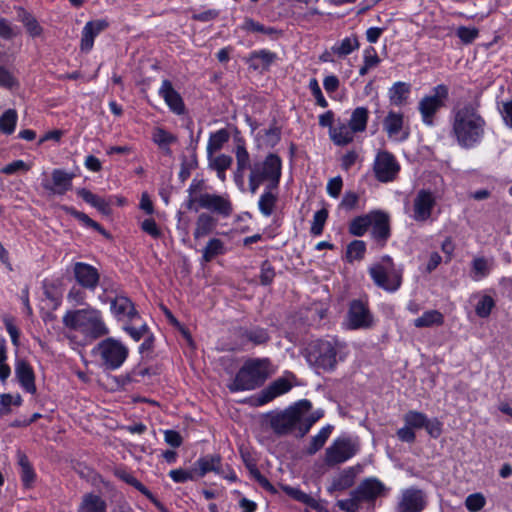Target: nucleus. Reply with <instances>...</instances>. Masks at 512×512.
<instances>
[{"instance_id": "f257e3e1", "label": "nucleus", "mask_w": 512, "mask_h": 512, "mask_svg": "<svg viewBox=\"0 0 512 512\" xmlns=\"http://www.w3.org/2000/svg\"><path fill=\"white\" fill-rule=\"evenodd\" d=\"M234 154L236 167L233 179L241 192L249 190L255 194L263 184L266 187H278L282 175L281 158L274 154H268L262 161H252L242 137H235Z\"/></svg>"}, {"instance_id": "f03ea898", "label": "nucleus", "mask_w": 512, "mask_h": 512, "mask_svg": "<svg viewBox=\"0 0 512 512\" xmlns=\"http://www.w3.org/2000/svg\"><path fill=\"white\" fill-rule=\"evenodd\" d=\"M485 126V120L475 108L464 106L454 113L452 133L459 146L469 149L482 141Z\"/></svg>"}, {"instance_id": "7ed1b4c3", "label": "nucleus", "mask_w": 512, "mask_h": 512, "mask_svg": "<svg viewBox=\"0 0 512 512\" xmlns=\"http://www.w3.org/2000/svg\"><path fill=\"white\" fill-rule=\"evenodd\" d=\"M63 323L65 327L80 332L86 338L97 339L109 333L101 312L91 307L68 311L63 316Z\"/></svg>"}, {"instance_id": "20e7f679", "label": "nucleus", "mask_w": 512, "mask_h": 512, "mask_svg": "<svg viewBox=\"0 0 512 512\" xmlns=\"http://www.w3.org/2000/svg\"><path fill=\"white\" fill-rule=\"evenodd\" d=\"M346 345L338 340H316L307 348V361L317 368L333 370L345 358Z\"/></svg>"}, {"instance_id": "39448f33", "label": "nucleus", "mask_w": 512, "mask_h": 512, "mask_svg": "<svg viewBox=\"0 0 512 512\" xmlns=\"http://www.w3.org/2000/svg\"><path fill=\"white\" fill-rule=\"evenodd\" d=\"M388 488L378 478L369 477L350 492V497L337 501V506L345 512H358L362 503H374V501L385 496Z\"/></svg>"}, {"instance_id": "423d86ee", "label": "nucleus", "mask_w": 512, "mask_h": 512, "mask_svg": "<svg viewBox=\"0 0 512 512\" xmlns=\"http://www.w3.org/2000/svg\"><path fill=\"white\" fill-rule=\"evenodd\" d=\"M269 366L268 359H252L245 362L229 384L230 391H247L259 387L270 375Z\"/></svg>"}, {"instance_id": "0eeeda50", "label": "nucleus", "mask_w": 512, "mask_h": 512, "mask_svg": "<svg viewBox=\"0 0 512 512\" xmlns=\"http://www.w3.org/2000/svg\"><path fill=\"white\" fill-rule=\"evenodd\" d=\"M368 273L373 283L386 292H396L402 285V269L396 266L388 255L373 262L368 268Z\"/></svg>"}, {"instance_id": "6e6552de", "label": "nucleus", "mask_w": 512, "mask_h": 512, "mask_svg": "<svg viewBox=\"0 0 512 512\" xmlns=\"http://www.w3.org/2000/svg\"><path fill=\"white\" fill-rule=\"evenodd\" d=\"M91 354L103 369L114 371L119 369L127 360L129 349L120 340L109 337L100 341L91 350Z\"/></svg>"}, {"instance_id": "1a4fd4ad", "label": "nucleus", "mask_w": 512, "mask_h": 512, "mask_svg": "<svg viewBox=\"0 0 512 512\" xmlns=\"http://www.w3.org/2000/svg\"><path fill=\"white\" fill-rule=\"evenodd\" d=\"M360 450L357 437L343 435L335 438L325 451L324 462L327 466H336L353 458Z\"/></svg>"}, {"instance_id": "9d476101", "label": "nucleus", "mask_w": 512, "mask_h": 512, "mask_svg": "<svg viewBox=\"0 0 512 512\" xmlns=\"http://www.w3.org/2000/svg\"><path fill=\"white\" fill-rule=\"evenodd\" d=\"M448 99V88L443 85L435 86L432 91L423 96L418 103V110L421 115L422 122L426 126L434 124V117L437 112L444 107Z\"/></svg>"}, {"instance_id": "9b49d317", "label": "nucleus", "mask_w": 512, "mask_h": 512, "mask_svg": "<svg viewBox=\"0 0 512 512\" xmlns=\"http://www.w3.org/2000/svg\"><path fill=\"white\" fill-rule=\"evenodd\" d=\"M311 408L312 404L309 400H300L294 407L272 419L271 426L273 430L281 435L291 432Z\"/></svg>"}, {"instance_id": "f8f14e48", "label": "nucleus", "mask_w": 512, "mask_h": 512, "mask_svg": "<svg viewBox=\"0 0 512 512\" xmlns=\"http://www.w3.org/2000/svg\"><path fill=\"white\" fill-rule=\"evenodd\" d=\"M400 168V163L391 152L386 150L377 152L373 162V172L378 181L382 183L394 181Z\"/></svg>"}, {"instance_id": "ddd939ff", "label": "nucleus", "mask_w": 512, "mask_h": 512, "mask_svg": "<svg viewBox=\"0 0 512 512\" xmlns=\"http://www.w3.org/2000/svg\"><path fill=\"white\" fill-rule=\"evenodd\" d=\"M373 324L374 318L367 303L362 300H353L349 305L346 316L345 325L347 329H369Z\"/></svg>"}, {"instance_id": "4468645a", "label": "nucleus", "mask_w": 512, "mask_h": 512, "mask_svg": "<svg viewBox=\"0 0 512 512\" xmlns=\"http://www.w3.org/2000/svg\"><path fill=\"white\" fill-rule=\"evenodd\" d=\"M426 505L425 493L421 489L409 487L401 490L396 512H422Z\"/></svg>"}, {"instance_id": "2eb2a0df", "label": "nucleus", "mask_w": 512, "mask_h": 512, "mask_svg": "<svg viewBox=\"0 0 512 512\" xmlns=\"http://www.w3.org/2000/svg\"><path fill=\"white\" fill-rule=\"evenodd\" d=\"M383 129L389 139L405 141L409 137V127L405 124L404 114L397 111H389L383 120Z\"/></svg>"}, {"instance_id": "dca6fc26", "label": "nucleus", "mask_w": 512, "mask_h": 512, "mask_svg": "<svg viewBox=\"0 0 512 512\" xmlns=\"http://www.w3.org/2000/svg\"><path fill=\"white\" fill-rule=\"evenodd\" d=\"M293 380L294 376L292 374L285 375L274 380L259 393L257 397L258 404L264 405L276 397L289 392L293 387Z\"/></svg>"}, {"instance_id": "f3484780", "label": "nucleus", "mask_w": 512, "mask_h": 512, "mask_svg": "<svg viewBox=\"0 0 512 512\" xmlns=\"http://www.w3.org/2000/svg\"><path fill=\"white\" fill-rule=\"evenodd\" d=\"M199 207L210 210L222 216H229L232 213V204L228 196L210 193L200 194Z\"/></svg>"}, {"instance_id": "a211bd4d", "label": "nucleus", "mask_w": 512, "mask_h": 512, "mask_svg": "<svg viewBox=\"0 0 512 512\" xmlns=\"http://www.w3.org/2000/svg\"><path fill=\"white\" fill-rule=\"evenodd\" d=\"M73 274L77 283L85 289L94 290L99 283V272L90 264L76 262L73 267Z\"/></svg>"}, {"instance_id": "6ab92c4d", "label": "nucleus", "mask_w": 512, "mask_h": 512, "mask_svg": "<svg viewBox=\"0 0 512 512\" xmlns=\"http://www.w3.org/2000/svg\"><path fill=\"white\" fill-rule=\"evenodd\" d=\"M435 203V197L430 191L420 190L413 203L414 220L418 222L428 220L431 216Z\"/></svg>"}, {"instance_id": "aec40b11", "label": "nucleus", "mask_w": 512, "mask_h": 512, "mask_svg": "<svg viewBox=\"0 0 512 512\" xmlns=\"http://www.w3.org/2000/svg\"><path fill=\"white\" fill-rule=\"evenodd\" d=\"M110 311L119 320L136 322L140 318L132 301L124 295L116 296L111 300Z\"/></svg>"}, {"instance_id": "412c9836", "label": "nucleus", "mask_w": 512, "mask_h": 512, "mask_svg": "<svg viewBox=\"0 0 512 512\" xmlns=\"http://www.w3.org/2000/svg\"><path fill=\"white\" fill-rule=\"evenodd\" d=\"M158 92L173 113L182 115L185 112L183 99L169 80L162 81Z\"/></svg>"}, {"instance_id": "4be33fe9", "label": "nucleus", "mask_w": 512, "mask_h": 512, "mask_svg": "<svg viewBox=\"0 0 512 512\" xmlns=\"http://www.w3.org/2000/svg\"><path fill=\"white\" fill-rule=\"evenodd\" d=\"M108 22L104 19L89 21L82 30L80 48L82 51L89 52L94 45V39L106 28Z\"/></svg>"}, {"instance_id": "5701e85b", "label": "nucleus", "mask_w": 512, "mask_h": 512, "mask_svg": "<svg viewBox=\"0 0 512 512\" xmlns=\"http://www.w3.org/2000/svg\"><path fill=\"white\" fill-rule=\"evenodd\" d=\"M73 174H69L61 169H55L52 172V181L43 182V188L52 194H65L72 187Z\"/></svg>"}, {"instance_id": "b1692460", "label": "nucleus", "mask_w": 512, "mask_h": 512, "mask_svg": "<svg viewBox=\"0 0 512 512\" xmlns=\"http://www.w3.org/2000/svg\"><path fill=\"white\" fill-rule=\"evenodd\" d=\"M15 375L20 386L28 393L36 392L35 374L32 366L23 359L16 360Z\"/></svg>"}, {"instance_id": "393cba45", "label": "nucleus", "mask_w": 512, "mask_h": 512, "mask_svg": "<svg viewBox=\"0 0 512 512\" xmlns=\"http://www.w3.org/2000/svg\"><path fill=\"white\" fill-rule=\"evenodd\" d=\"M372 236L377 240L386 241L390 236L389 215L381 210L370 212Z\"/></svg>"}, {"instance_id": "a878e982", "label": "nucleus", "mask_w": 512, "mask_h": 512, "mask_svg": "<svg viewBox=\"0 0 512 512\" xmlns=\"http://www.w3.org/2000/svg\"><path fill=\"white\" fill-rule=\"evenodd\" d=\"M276 59V53L261 49L251 52L247 58V63L253 70H268Z\"/></svg>"}, {"instance_id": "bb28decb", "label": "nucleus", "mask_w": 512, "mask_h": 512, "mask_svg": "<svg viewBox=\"0 0 512 512\" xmlns=\"http://www.w3.org/2000/svg\"><path fill=\"white\" fill-rule=\"evenodd\" d=\"M356 132L349 124L338 122L334 127L329 130V135L334 144L344 146L351 143L354 139Z\"/></svg>"}, {"instance_id": "cd10ccee", "label": "nucleus", "mask_w": 512, "mask_h": 512, "mask_svg": "<svg viewBox=\"0 0 512 512\" xmlns=\"http://www.w3.org/2000/svg\"><path fill=\"white\" fill-rule=\"evenodd\" d=\"M411 93V85L406 82H395L388 90V98L392 105L401 107L407 103Z\"/></svg>"}, {"instance_id": "c85d7f7f", "label": "nucleus", "mask_w": 512, "mask_h": 512, "mask_svg": "<svg viewBox=\"0 0 512 512\" xmlns=\"http://www.w3.org/2000/svg\"><path fill=\"white\" fill-rule=\"evenodd\" d=\"M217 226V219L210 214L200 213L195 222L193 236L195 239L203 238L211 234Z\"/></svg>"}, {"instance_id": "c756f323", "label": "nucleus", "mask_w": 512, "mask_h": 512, "mask_svg": "<svg viewBox=\"0 0 512 512\" xmlns=\"http://www.w3.org/2000/svg\"><path fill=\"white\" fill-rule=\"evenodd\" d=\"M278 187H265L258 200L260 213L265 217H270L276 207L278 195L274 192Z\"/></svg>"}, {"instance_id": "7c9ffc66", "label": "nucleus", "mask_w": 512, "mask_h": 512, "mask_svg": "<svg viewBox=\"0 0 512 512\" xmlns=\"http://www.w3.org/2000/svg\"><path fill=\"white\" fill-rule=\"evenodd\" d=\"M196 471L200 477L208 472L221 473V457L219 455H206L200 457L196 462Z\"/></svg>"}, {"instance_id": "2f4dec72", "label": "nucleus", "mask_w": 512, "mask_h": 512, "mask_svg": "<svg viewBox=\"0 0 512 512\" xmlns=\"http://www.w3.org/2000/svg\"><path fill=\"white\" fill-rule=\"evenodd\" d=\"M444 323V315L438 310H427L421 316L414 319L413 325L416 328H430L441 326Z\"/></svg>"}, {"instance_id": "473e14b6", "label": "nucleus", "mask_w": 512, "mask_h": 512, "mask_svg": "<svg viewBox=\"0 0 512 512\" xmlns=\"http://www.w3.org/2000/svg\"><path fill=\"white\" fill-rule=\"evenodd\" d=\"M78 512H106V503L99 495L85 494L78 507Z\"/></svg>"}, {"instance_id": "72a5a7b5", "label": "nucleus", "mask_w": 512, "mask_h": 512, "mask_svg": "<svg viewBox=\"0 0 512 512\" xmlns=\"http://www.w3.org/2000/svg\"><path fill=\"white\" fill-rule=\"evenodd\" d=\"M360 44L356 35H350L336 42L331 51L339 57H346L359 48Z\"/></svg>"}, {"instance_id": "f704fd0d", "label": "nucleus", "mask_w": 512, "mask_h": 512, "mask_svg": "<svg viewBox=\"0 0 512 512\" xmlns=\"http://www.w3.org/2000/svg\"><path fill=\"white\" fill-rule=\"evenodd\" d=\"M152 141L165 153L170 154V145L177 142V137L161 127H156L152 132Z\"/></svg>"}, {"instance_id": "c9c22d12", "label": "nucleus", "mask_w": 512, "mask_h": 512, "mask_svg": "<svg viewBox=\"0 0 512 512\" xmlns=\"http://www.w3.org/2000/svg\"><path fill=\"white\" fill-rule=\"evenodd\" d=\"M494 262L493 259H487L485 257H475L472 261V279L474 281H480L487 277L492 268Z\"/></svg>"}, {"instance_id": "e433bc0d", "label": "nucleus", "mask_w": 512, "mask_h": 512, "mask_svg": "<svg viewBox=\"0 0 512 512\" xmlns=\"http://www.w3.org/2000/svg\"><path fill=\"white\" fill-rule=\"evenodd\" d=\"M355 479V472L353 468L343 470L332 481L329 491H344L353 486Z\"/></svg>"}, {"instance_id": "4c0bfd02", "label": "nucleus", "mask_w": 512, "mask_h": 512, "mask_svg": "<svg viewBox=\"0 0 512 512\" xmlns=\"http://www.w3.org/2000/svg\"><path fill=\"white\" fill-rule=\"evenodd\" d=\"M229 138L230 134L226 129H219L211 133L206 147L207 155H213L221 150L224 144L228 142Z\"/></svg>"}, {"instance_id": "58836bf2", "label": "nucleus", "mask_w": 512, "mask_h": 512, "mask_svg": "<svg viewBox=\"0 0 512 512\" xmlns=\"http://www.w3.org/2000/svg\"><path fill=\"white\" fill-rule=\"evenodd\" d=\"M368 119V109L365 107H357L353 110L348 124L356 133L364 132L367 127Z\"/></svg>"}, {"instance_id": "ea45409f", "label": "nucleus", "mask_w": 512, "mask_h": 512, "mask_svg": "<svg viewBox=\"0 0 512 512\" xmlns=\"http://www.w3.org/2000/svg\"><path fill=\"white\" fill-rule=\"evenodd\" d=\"M226 252L225 245L222 240L218 238H211L202 250V260L210 262L215 257L223 255Z\"/></svg>"}, {"instance_id": "a19ab883", "label": "nucleus", "mask_w": 512, "mask_h": 512, "mask_svg": "<svg viewBox=\"0 0 512 512\" xmlns=\"http://www.w3.org/2000/svg\"><path fill=\"white\" fill-rule=\"evenodd\" d=\"M332 430V425H326L323 428H321L320 431L311 438L310 444L307 448V453L313 455L317 451H319L328 440L330 434L332 433Z\"/></svg>"}, {"instance_id": "79ce46f5", "label": "nucleus", "mask_w": 512, "mask_h": 512, "mask_svg": "<svg viewBox=\"0 0 512 512\" xmlns=\"http://www.w3.org/2000/svg\"><path fill=\"white\" fill-rule=\"evenodd\" d=\"M369 227L370 212L352 219L349 223L348 230L351 235L361 237L367 232Z\"/></svg>"}, {"instance_id": "37998d69", "label": "nucleus", "mask_w": 512, "mask_h": 512, "mask_svg": "<svg viewBox=\"0 0 512 512\" xmlns=\"http://www.w3.org/2000/svg\"><path fill=\"white\" fill-rule=\"evenodd\" d=\"M366 244L362 240H354L347 246L345 258L349 263L360 261L364 258Z\"/></svg>"}, {"instance_id": "c03bdc74", "label": "nucleus", "mask_w": 512, "mask_h": 512, "mask_svg": "<svg viewBox=\"0 0 512 512\" xmlns=\"http://www.w3.org/2000/svg\"><path fill=\"white\" fill-rule=\"evenodd\" d=\"M18 464L21 468V479L25 487H30L35 479V473L28 458L24 454L18 455Z\"/></svg>"}, {"instance_id": "a18cd8bd", "label": "nucleus", "mask_w": 512, "mask_h": 512, "mask_svg": "<svg viewBox=\"0 0 512 512\" xmlns=\"http://www.w3.org/2000/svg\"><path fill=\"white\" fill-rule=\"evenodd\" d=\"M18 115L14 109L6 110L0 117V131L4 134H12L15 130Z\"/></svg>"}, {"instance_id": "49530a36", "label": "nucleus", "mask_w": 512, "mask_h": 512, "mask_svg": "<svg viewBox=\"0 0 512 512\" xmlns=\"http://www.w3.org/2000/svg\"><path fill=\"white\" fill-rule=\"evenodd\" d=\"M79 197H81L85 202L97 208L101 212H106L108 210V203L101 197L92 193L87 189H80L77 191Z\"/></svg>"}, {"instance_id": "de8ad7c7", "label": "nucleus", "mask_w": 512, "mask_h": 512, "mask_svg": "<svg viewBox=\"0 0 512 512\" xmlns=\"http://www.w3.org/2000/svg\"><path fill=\"white\" fill-rule=\"evenodd\" d=\"M118 476L126 483L135 487L138 491H140L143 495H145L149 500H151L155 504H158V501L155 499L154 495L139 480H137L132 474H130L126 471H122V472L118 473Z\"/></svg>"}, {"instance_id": "09e8293b", "label": "nucleus", "mask_w": 512, "mask_h": 512, "mask_svg": "<svg viewBox=\"0 0 512 512\" xmlns=\"http://www.w3.org/2000/svg\"><path fill=\"white\" fill-rule=\"evenodd\" d=\"M19 19L24 24L27 32L32 37H38L42 33V27L39 25L37 20L24 10L19 13Z\"/></svg>"}, {"instance_id": "8fccbe9b", "label": "nucleus", "mask_w": 512, "mask_h": 512, "mask_svg": "<svg viewBox=\"0 0 512 512\" xmlns=\"http://www.w3.org/2000/svg\"><path fill=\"white\" fill-rule=\"evenodd\" d=\"M427 416L424 413H421L416 410H410L408 411L404 417L403 420L406 425L411 427L412 429H421L426 424Z\"/></svg>"}, {"instance_id": "3c124183", "label": "nucleus", "mask_w": 512, "mask_h": 512, "mask_svg": "<svg viewBox=\"0 0 512 512\" xmlns=\"http://www.w3.org/2000/svg\"><path fill=\"white\" fill-rule=\"evenodd\" d=\"M495 302L489 295H483L479 297V301L475 306L476 314L481 318H486L490 315Z\"/></svg>"}, {"instance_id": "603ef678", "label": "nucleus", "mask_w": 512, "mask_h": 512, "mask_svg": "<svg viewBox=\"0 0 512 512\" xmlns=\"http://www.w3.org/2000/svg\"><path fill=\"white\" fill-rule=\"evenodd\" d=\"M209 167L213 170H227L232 164V157L226 154L207 155Z\"/></svg>"}, {"instance_id": "864d4df0", "label": "nucleus", "mask_w": 512, "mask_h": 512, "mask_svg": "<svg viewBox=\"0 0 512 512\" xmlns=\"http://www.w3.org/2000/svg\"><path fill=\"white\" fill-rule=\"evenodd\" d=\"M283 490L293 499L302 502L304 504H307L311 507H314L316 504V500L311 497L310 495L306 494L302 490L290 486H284Z\"/></svg>"}, {"instance_id": "5fc2aeb1", "label": "nucleus", "mask_w": 512, "mask_h": 512, "mask_svg": "<svg viewBox=\"0 0 512 512\" xmlns=\"http://www.w3.org/2000/svg\"><path fill=\"white\" fill-rule=\"evenodd\" d=\"M242 28L248 32L261 33L266 35H273L276 33V30L273 27H266L250 18H246L244 20Z\"/></svg>"}, {"instance_id": "6e6d98bb", "label": "nucleus", "mask_w": 512, "mask_h": 512, "mask_svg": "<svg viewBox=\"0 0 512 512\" xmlns=\"http://www.w3.org/2000/svg\"><path fill=\"white\" fill-rule=\"evenodd\" d=\"M308 88L315 98L316 104L322 108H326L328 106V102L325 99L318 80L316 78H311L308 83Z\"/></svg>"}, {"instance_id": "4d7b16f0", "label": "nucleus", "mask_w": 512, "mask_h": 512, "mask_svg": "<svg viewBox=\"0 0 512 512\" xmlns=\"http://www.w3.org/2000/svg\"><path fill=\"white\" fill-rule=\"evenodd\" d=\"M328 212L326 209H321L315 212L311 225V233L314 235H320L323 231L324 224L327 220Z\"/></svg>"}, {"instance_id": "13d9d810", "label": "nucleus", "mask_w": 512, "mask_h": 512, "mask_svg": "<svg viewBox=\"0 0 512 512\" xmlns=\"http://www.w3.org/2000/svg\"><path fill=\"white\" fill-rule=\"evenodd\" d=\"M486 504V499L481 493L470 494L465 500L466 508L471 512L481 510Z\"/></svg>"}, {"instance_id": "bf43d9fd", "label": "nucleus", "mask_w": 512, "mask_h": 512, "mask_svg": "<svg viewBox=\"0 0 512 512\" xmlns=\"http://www.w3.org/2000/svg\"><path fill=\"white\" fill-rule=\"evenodd\" d=\"M456 35L464 44H470L479 36V30L475 27L460 26L456 30Z\"/></svg>"}, {"instance_id": "052dcab7", "label": "nucleus", "mask_w": 512, "mask_h": 512, "mask_svg": "<svg viewBox=\"0 0 512 512\" xmlns=\"http://www.w3.org/2000/svg\"><path fill=\"white\" fill-rule=\"evenodd\" d=\"M141 229L154 239L161 238L163 233L153 218H147L141 222Z\"/></svg>"}, {"instance_id": "680f3d73", "label": "nucleus", "mask_w": 512, "mask_h": 512, "mask_svg": "<svg viewBox=\"0 0 512 512\" xmlns=\"http://www.w3.org/2000/svg\"><path fill=\"white\" fill-rule=\"evenodd\" d=\"M363 62L372 69L376 68L381 63V59L373 46L366 47L363 50Z\"/></svg>"}, {"instance_id": "e2e57ef3", "label": "nucleus", "mask_w": 512, "mask_h": 512, "mask_svg": "<svg viewBox=\"0 0 512 512\" xmlns=\"http://www.w3.org/2000/svg\"><path fill=\"white\" fill-rule=\"evenodd\" d=\"M247 339L256 345L265 343L269 337L265 329L254 328L245 333Z\"/></svg>"}, {"instance_id": "0e129e2a", "label": "nucleus", "mask_w": 512, "mask_h": 512, "mask_svg": "<svg viewBox=\"0 0 512 512\" xmlns=\"http://www.w3.org/2000/svg\"><path fill=\"white\" fill-rule=\"evenodd\" d=\"M359 202V196L357 193L353 191H347L345 192L339 206L340 208L350 211L357 207Z\"/></svg>"}, {"instance_id": "69168bd1", "label": "nucleus", "mask_w": 512, "mask_h": 512, "mask_svg": "<svg viewBox=\"0 0 512 512\" xmlns=\"http://www.w3.org/2000/svg\"><path fill=\"white\" fill-rule=\"evenodd\" d=\"M124 330L126 333H128L130 335V337L133 340L139 341L147 333L148 327L145 323H141L138 326L128 324L124 327Z\"/></svg>"}, {"instance_id": "338daca9", "label": "nucleus", "mask_w": 512, "mask_h": 512, "mask_svg": "<svg viewBox=\"0 0 512 512\" xmlns=\"http://www.w3.org/2000/svg\"><path fill=\"white\" fill-rule=\"evenodd\" d=\"M170 478L176 483H184L190 480H194V474L192 471L185 469H174L169 472Z\"/></svg>"}, {"instance_id": "774afa93", "label": "nucleus", "mask_w": 512, "mask_h": 512, "mask_svg": "<svg viewBox=\"0 0 512 512\" xmlns=\"http://www.w3.org/2000/svg\"><path fill=\"white\" fill-rule=\"evenodd\" d=\"M499 112L504 124L512 130V99L502 102Z\"/></svg>"}]
</instances>
